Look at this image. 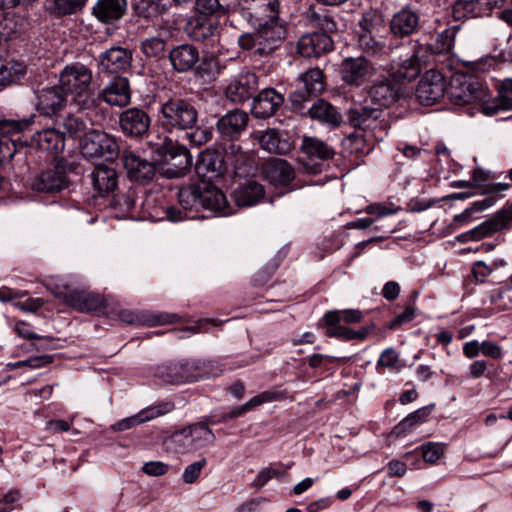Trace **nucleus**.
I'll return each instance as SVG.
<instances>
[{
	"label": "nucleus",
	"mask_w": 512,
	"mask_h": 512,
	"mask_svg": "<svg viewBox=\"0 0 512 512\" xmlns=\"http://www.w3.org/2000/svg\"><path fill=\"white\" fill-rule=\"evenodd\" d=\"M237 11L255 29L253 33L239 36L238 44L242 49L263 56L279 47L286 35L279 16V0H238Z\"/></svg>",
	"instance_id": "obj_1"
},
{
	"label": "nucleus",
	"mask_w": 512,
	"mask_h": 512,
	"mask_svg": "<svg viewBox=\"0 0 512 512\" xmlns=\"http://www.w3.org/2000/svg\"><path fill=\"white\" fill-rule=\"evenodd\" d=\"M199 113L193 101L170 97L160 103L157 122L165 131H184L196 127Z\"/></svg>",
	"instance_id": "obj_2"
},
{
	"label": "nucleus",
	"mask_w": 512,
	"mask_h": 512,
	"mask_svg": "<svg viewBox=\"0 0 512 512\" xmlns=\"http://www.w3.org/2000/svg\"><path fill=\"white\" fill-rule=\"evenodd\" d=\"M220 370L212 362L201 360H184L169 362L156 368L155 376L165 383L180 384L214 377Z\"/></svg>",
	"instance_id": "obj_3"
},
{
	"label": "nucleus",
	"mask_w": 512,
	"mask_h": 512,
	"mask_svg": "<svg viewBox=\"0 0 512 512\" xmlns=\"http://www.w3.org/2000/svg\"><path fill=\"white\" fill-rule=\"evenodd\" d=\"M349 124L367 135L381 141L387 136L390 129L388 114L380 107H371L366 104H355L347 112Z\"/></svg>",
	"instance_id": "obj_4"
},
{
	"label": "nucleus",
	"mask_w": 512,
	"mask_h": 512,
	"mask_svg": "<svg viewBox=\"0 0 512 512\" xmlns=\"http://www.w3.org/2000/svg\"><path fill=\"white\" fill-rule=\"evenodd\" d=\"M426 54L427 48L424 45L418 41L413 42L410 53L391 61L387 69L389 78L398 84L415 80L421 73Z\"/></svg>",
	"instance_id": "obj_5"
},
{
	"label": "nucleus",
	"mask_w": 512,
	"mask_h": 512,
	"mask_svg": "<svg viewBox=\"0 0 512 512\" xmlns=\"http://www.w3.org/2000/svg\"><path fill=\"white\" fill-rule=\"evenodd\" d=\"M80 152L87 159L113 161L119 155L116 139L102 130L92 129L79 142Z\"/></svg>",
	"instance_id": "obj_6"
},
{
	"label": "nucleus",
	"mask_w": 512,
	"mask_h": 512,
	"mask_svg": "<svg viewBox=\"0 0 512 512\" xmlns=\"http://www.w3.org/2000/svg\"><path fill=\"white\" fill-rule=\"evenodd\" d=\"M91 83V69L79 62L67 64L59 74V86L66 95L70 94L75 98L87 96Z\"/></svg>",
	"instance_id": "obj_7"
},
{
	"label": "nucleus",
	"mask_w": 512,
	"mask_h": 512,
	"mask_svg": "<svg viewBox=\"0 0 512 512\" xmlns=\"http://www.w3.org/2000/svg\"><path fill=\"white\" fill-rule=\"evenodd\" d=\"M52 293L62 298L66 304L80 312L108 313V300L92 291L70 290L67 287L57 288Z\"/></svg>",
	"instance_id": "obj_8"
},
{
	"label": "nucleus",
	"mask_w": 512,
	"mask_h": 512,
	"mask_svg": "<svg viewBox=\"0 0 512 512\" xmlns=\"http://www.w3.org/2000/svg\"><path fill=\"white\" fill-rule=\"evenodd\" d=\"M449 94L457 105L484 102L488 97L486 87L478 79L470 76L455 78L451 83Z\"/></svg>",
	"instance_id": "obj_9"
},
{
	"label": "nucleus",
	"mask_w": 512,
	"mask_h": 512,
	"mask_svg": "<svg viewBox=\"0 0 512 512\" xmlns=\"http://www.w3.org/2000/svg\"><path fill=\"white\" fill-rule=\"evenodd\" d=\"M301 87L293 91L289 98L292 108L296 112H301L304 103L309 100L312 95L321 93L324 88V74L319 68H311L299 77Z\"/></svg>",
	"instance_id": "obj_10"
},
{
	"label": "nucleus",
	"mask_w": 512,
	"mask_h": 512,
	"mask_svg": "<svg viewBox=\"0 0 512 512\" xmlns=\"http://www.w3.org/2000/svg\"><path fill=\"white\" fill-rule=\"evenodd\" d=\"M219 20L204 14H196L184 26L186 35L194 42L210 41L213 45L220 40Z\"/></svg>",
	"instance_id": "obj_11"
},
{
	"label": "nucleus",
	"mask_w": 512,
	"mask_h": 512,
	"mask_svg": "<svg viewBox=\"0 0 512 512\" xmlns=\"http://www.w3.org/2000/svg\"><path fill=\"white\" fill-rule=\"evenodd\" d=\"M339 73L345 84L360 87L375 74V67L364 56L346 57L340 64Z\"/></svg>",
	"instance_id": "obj_12"
},
{
	"label": "nucleus",
	"mask_w": 512,
	"mask_h": 512,
	"mask_svg": "<svg viewBox=\"0 0 512 512\" xmlns=\"http://www.w3.org/2000/svg\"><path fill=\"white\" fill-rule=\"evenodd\" d=\"M162 159L168 167L165 174L169 178H178L185 174L192 164V156L189 150L172 141L166 142L161 147Z\"/></svg>",
	"instance_id": "obj_13"
},
{
	"label": "nucleus",
	"mask_w": 512,
	"mask_h": 512,
	"mask_svg": "<svg viewBox=\"0 0 512 512\" xmlns=\"http://www.w3.org/2000/svg\"><path fill=\"white\" fill-rule=\"evenodd\" d=\"M67 104V95L59 85L47 86L35 91L34 106L45 117L60 113Z\"/></svg>",
	"instance_id": "obj_14"
},
{
	"label": "nucleus",
	"mask_w": 512,
	"mask_h": 512,
	"mask_svg": "<svg viewBox=\"0 0 512 512\" xmlns=\"http://www.w3.org/2000/svg\"><path fill=\"white\" fill-rule=\"evenodd\" d=\"M446 81L443 75L436 70L427 71L416 88V98L420 104L429 106L443 97Z\"/></svg>",
	"instance_id": "obj_15"
},
{
	"label": "nucleus",
	"mask_w": 512,
	"mask_h": 512,
	"mask_svg": "<svg viewBox=\"0 0 512 512\" xmlns=\"http://www.w3.org/2000/svg\"><path fill=\"white\" fill-rule=\"evenodd\" d=\"M196 171L200 177L207 178V181L217 180L226 176L228 170L225 162V153L222 154L217 150L206 149L197 160Z\"/></svg>",
	"instance_id": "obj_16"
},
{
	"label": "nucleus",
	"mask_w": 512,
	"mask_h": 512,
	"mask_svg": "<svg viewBox=\"0 0 512 512\" xmlns=\"http://www.w3.org/2000/svg\"><path fill=\"white\" fill-rule=\"evenodd\" d=\"M151 124L149 114L143 109L131 107L120 114L119 125L128 137H141L146 134Z\"/></svg>",
	"instance_id": "obj_17"
},
{
	"label": "nucleus",
	"mask_w": 512,
	"mask_h": 512,
	"mask_svg": "<svg viewBox=\"0 0 512 512\" xmlns=\"http://www.w3.org/2000/svg\"><path fill=\"white\" fill-rule=\"evenodd\" d=\"M258 85V77L255 73H241L230 81L225 95L233 103H243L255 94Z\"/></svg>",
	"instance_id": "obj_18"
},
{
	"label": "nucleus",
	"mask_w": 512,
	"mask_h": 512,
	"mask_svg": "<svg viewBox=\"0 0 512 512\" xmlns=\"http://www.w3.org/2000/svg\"><path fill=\"white\" fill-rule=\"evenodd\" d=\"M224 153L228 176L243 177L250 174L254 167L253 154L242 150V148L236 144H230L225 148Z\"/></svg>",
	"instance_id": "obj_19"
},
{
	"label": "nucleus",
	"mask_w": 512,
	"mask_h": 512,
	"mask_svg": "<svg viewBox=\"0 0 512 512\" xmlns=\"http://www.w3.org/2000/svg\"><path fill=\"white\" fill-rule=\"evenodd\" d=\"M200 206L204 209L219 212L222 215H230L233 210L228 205L224 193L211 181L198 182Z\"/></svg>",
	"instance_id": "obj_20"
},
{
	"label": "nucleus",
	"mask_w": 512,
	"mask_h": 512,
	"mask_svg": "<svg viewBox=\"0 0 512 512\" xmlns=\"http://www.w3.org/2000/svg\"><path fill=\"white\" fill-rule=\"evenodd\" d=\"M122 162L131 180L145 184L150 182L156 174V166L153 162L142 159L132 151H124Z\"/></svg>",
	"instance_id": "obj_21"
},
{
	"label": "nucleus",
	"mask_w": 512,
	"mask_h": 512,
	"mask_svg": "<svg viewBox=\"0 0 512 512\" xmlns=\"http://www.w3.org/2000/svg\"><path fill=\"white\" fill-rule=\"evenodd\" d=\"M333 40L326 33L313 32L302 36L297 43L298 53L305 58H318L332 51Z\"/></svg>",
	"instance_id": "obj_22"
},
{
	"label": "nucleus",
	"mask_w": 512,
	"mask_h": 512,
	"mask_svg": "<svg viewBox=\"0 0 512 512\" xmlns=\"http://www.w3.org/2000/svg\"><path fill=\"white\" fill-rule=\"evenodd\" d=\"M248 121L249 116L245 111L235 109L218 119L216 129L221 137L235 140L245 131Z\"/></svg>",
	"instance_id": "obj_23"
},
{
	"label": "nucleus",
	"mask_w": 512,
	"mask_h": 512,
	"mask_svg": "<svg viewBox=\"0 0 512 512\" xmlns=\"http://www.w3.org/2000/svg\"><path fill=\"white\" fill-rule=\"evenodd\" d=\"M420 27V16L417 12L403 8L392 15L389 21V31L395 38L409 37Z\"/></svg>",
	"instance_id": "obj_24"
},
{
	"label": "nucleus",
	"mask_w": 512,
	"mask_h": 512,
	"mask_svg": "<svg viewBox=\"0 0 512 512\" xmlns=\"http://www.w3.org/2000/svg\"><path fill=\"white\" fill-rule=\"evenodd\" d=\"M132 51L121 46L106 49L98 56L99 66L108 73H119L131 66Z\"/></svg>",
	"instance_id": "obj_25"
},
{
	"label": "nucleus",
	"mask_w": 512,
	"mask_h": 512,
	"mask_svg": "<svg viewBox=\"0 0 512 512\" xmlns=\"http://www.w3.org/2000/svg\"><path fill=\"white\" fill-rule=\"evenodd\" d=\"M199 57L198 48L189 43L176 45L168 53L171 66L178 73L190 71L198 63Z\"/></svg>",
	"instance_id": "obj_26"
},
{
	"label": "nucleus",
	"mask_w": 512,
	"mask_h": 512,
	"mask_svg": "<svg viewBox=\"0 0 512 512\" xmlns=\"http://www.w3.org/2000/svg\"><path fill=\"white\" fill-rule=\"evenodd\" d=\"M283 101L280 93L273 88H265L254 98L251 111L256 118L266 119L276 113Z\"/></svg>",
	"instance_id": "obj_27"
},
{
	"label": "nucleus",
	"mask_w": 512,
	"mask_h": 512,
	"mask_svg": "<svg viewBox=\"0 0 512 512\" xmlns=\"http://www.w3.org/2000/svg\"><path fill=\"white\" fill-rule=\"evenodd\" d=\"M101 98L111 106L124 107L130 103L131 92L127 78L114 77L102 90Z\"/></svg>",
	"instance_id": "obj_28"
},
{
	"label": "nucleus",
	"mask_w": 512,
	"mask_h": 512,
	"mask_svg": "<svg viewBox=\"0 0 512 512\" xmlns=\"http://www.w3.org/2000/svg\"><path fill=\"white\" fill-rule=\"evenodd\" d=\"M454 20L484 17L491 14L489 0H456L451 8Z\"/></svg>",
	"instance_id": "obj_29"
},
{
	"label": "nucleus",
	"mask_w": 512,
	"mask_h": 512,
	"mask_svg": "<svg viewBox=\"0 0 512 512\" xmlns=\"http://www.w3.org/2000/svg\"><path fill=\"white\" fill-rule=\"evenodd\" d=\"M400 92V84L394 82L391 78H385L371 86L369 96L374 104L382 108L388 107L396 102L400 96Z\"/></svg>",
	"instance_id": "obj_30"
},
{
	"label": "nucleus",
	"mask_w": 512,
	"mask_h": 512,
	"mask_svg": "<svg viewBox=\"0 0 512 512\" xmlns=\"http://www.w3.org/2000/svg\"><path fill=\"white\" fill-rule=\"evenodd\" d=\"M127 5V0H98L92 14L104 24H113L125 15Z\"/></svg>",
	"instance_id": "obj_31"
},
{
	"label": "nucleus",
	"mask_w": 512,
	"mask_h": 512,
	"mask_svg": "<svg viewBox=\"0 0 512 512\" xmlns=\"http://www.w3.org/2000/svg\"><path fill=\"white\" fill-rule=\"evenodd\" d=\"M33 144L51 156L61 153L65 147V137L60 131L47 128L38 131L32 138Z\"/></svg>",
	"instance_id": "obj_32"
},
{
	"label": "nucleus",
	"mask_w": 512,
	"mask_h": 512,
	"mask_svg": "<svg viewBox=\"0 0 512 512\" xmlns=\"http://www.w3.org/2000/svg\"><path fill=\"white\" fill-rule=\"evenodd\" d=\"M264 177L274 185H285L294 178V170L291 165L280 158H272L266 161L262 167Z\"/></svg>",
	"instance_id": "obj_33"
},
{
	"label": "nucleus",
	"mask_w": 512,
	"mask_h": 512,
	"mask_svg": "<svg viewBox=\"0 0 512 512\" xmlns=\"http://www.w3.org/2000/svg\"><path fill=\"white\" fill-rule=\"evenodd\" d=\"M91 179L94 189L100 196L113 192L118 185L116 170L108 165L99 164L91 172Z\"/></svg>",
	"instance_id": "obj_34"
},
{
	"label": "nucleus",
	"mask_w": 512,
	"mask_h": 512,
	"mask_svg": "<svg viewBox=\"0 0 512 512\" xmlns=\"http://www.w3.org/2000/svg\"><path fill=\"white\" fill-rule=\"evenodd\" d=\"M308 114L311 119L326 124L332 128L339 127L343 121L342 115L336 107L323 99L315 101L308 109Z\"/></svg>",
	"instance_id": "obj_35"
},
{
	"label": "nucleus",
	"mask_w": 512,
	"mask_h": 512,
	"mask_svg": "<svg viewBox=\"0 0 512 512\" xmlns=\"http://www.w3.org/2000/svg\"><path fill=\"white\" fill-rule=\"evenodd\" d=\"M65 173L58 168H50L41 172L33 183V188L39 192L51 193L60 191L67 186Z\"/></svg>",
	"instance_id": "obj_36"
},
{
	"label": "nucleus",
	"mask_w": 512,
	"mask_h": 512,
	"mask_svg": "<svg viewBox=\"0 0 512 512\" xmlns=\"http://www.w3.org/2000/svg\"><path fill=\"white\" fill-rule=\"evenodd\" d=\"M264 195L263 185L254 180H247L240 184L233 193L236 204L243 207L256 205L264 198Z\"/></svg>",
	"instance_id": "obj_37"
},
{
	"label": "nucleus",
	"mask_w": 512,
	"mask_h": 512,
	"mask_svg": "<svg viewBox=\"0 0 512 512\" xmlns=\"http://www.w3.org/2000/svg\"><path fill=\"white\" fill-rule=\"evenodd\" d=\"M286 393L284 391L266 390L258 395L249 399L246 403L231 409L225 416L224 419H233L244 415L253 408L260 406L264 403L278 401L284 399Z\"/></svg>",
	"instance_id": "obj_38"
},
{
	"label": "nucleus",
	"mask_w": 512,
	"mask_h": 512,
	"mask_svg": "<svg viewBox=\"0 0 512 512\" xmlns=\"http://www.w3.org/2000/svg\"><path fill=\"white\" fill-rule=\"evenodd\" d=\"M117 315L121 321L133 325L166 324L175 322L178 318L176 314L162 313L148 319L140 312L125 309L120 310Z\"/></svg>",
	"instance_id": "obj_39"
},
{
	"label": "nucleus",
	"mask_w": 512,
	"mask_h": 512,
	"mask_svg": "<svg viewBox=\"0 0 512 512\" xmlns=\"http://www.w3.org/2000/svg\"><path fill=\"white\" fill-rule=\"evenodd\" d=\"M194 450L197 451L215 442V434L209 428V423L200 421L187 426Z\"/></svg>",
	"instance_id": "obj_40"
},
{
	"label": "nucleus",
	"mask_w": 512,
	"mask_h": 512,
	"mask_svg": "<svg viewBox=\"0 0 512 512\" xmlns=\"http://www.w3.org/2000/svg\"><path fill=\"white\" fill-rule=\"evenodd\" d=\"M260 146L269 153L285 154L290 151L291 143L288 139H282L279 131L268 129L259 137Z\"/></svg>",
	"instance_id": "obj_41"
},
{
	"label": "nucleus",
	"mask_w": 512,
	"mask_h": 512,
	"mask_svg": "<svg viewBox=\"0 0 512 512\" xmlns=\"http://www.w3.org/2000/svg\"><path fill=\"white\" fill-rule=\"evenodd\" d=\"M324 321L328 326L326 335L328 337L338 338L343 341L354 340L353 329L342 326L341 317L338 312L328 311L324 314Z\"/></svg>",
	"instance_id": "obj_42"
},
{
	"label": "nucleus",
	"mask_w": 512,
	"mask_h": 512,
	"mask_svg": "<svg viewBox=\"0 0 512 512\" xmlns=\"http://www.w3.org/2000/svg\"><path fill=\"white\" fill-rule=\"evenodd\" d=\"M164 446L167 451L178 454H186L195 451L187 427L174 432L171 436L166 438Z\"/></svg>",
	"instance_id": "obj_43"
},
{
	"label": "nucleus",
	"mask_w": 512,
	"mask_h": 512,
	"mask_svg": "<svg viewBox=\"0 0 512 512\" xmlns=\"http://www.w3.org/2000/svg\"><path fill=\"white\" fill-rule=\"evenodd\" d=\"M162 414L158 408L151 407L141 410L139 413L122 419L111 426L114 431H125L141 423L152 420Z\"/></svg>",
	"instance_id": "obj_44"
},
{
	"label": "nucleus",
	"mask_w": 512,
	"mask_h": 512,
	"mask_svg": "<svg viewBox=\"0 0 512 512\" xmlns=\"http://www.w3.org/2000/svg\"><path fill=\"white\" fill-rule=\"evenodd\" d=\"M302 149L311 159L327 160L334 156V150L331 147L314 137H304Z\"/></svg>",
	"instance_id": "obj_45"
},
{
	"label": "nucleus",
	"mask_w": 512,
	"mask_h": 512,
	"mask_svg": "<svg viewBox=\"0 0 512 512\" xmlns=\"http://www.w3.org/2000/svg\"><path fill=\"white\" fill-rule=\"evenodd\" d=\"M460 28V25H452L438 33L435 42L430 45L431 51L435 54L451 52L454 47L455 37Z\"/></svg>",
	"instance_id": "obj_46"
},
{
	"label": "nucleus",
	"mask_w": 512,
	"mask_h": 512,
	"mask_svg": "<svg viewBox=\"0 0 512 512\" xmlns=\"http://www.w3.org/2000/svg\"><path fill=\"white\" fill-rule=\"evenodd\" d=\"M26 74V66L21 62L10 61L0 65V86L19 82Z\"/></svg>",
	"instance_id": "obj_47"
},
{
	"label": "nucleus",
	"mask_w": 512,
	"mask_h": 512,
	"mask_svg": "<svg viewBox=\"0 0 512 512\" xmlns=\"http://www.w3.org/2000/svg\"><path fill=\"white\" fill-rule=\"evenodd\" d=\"M87 0H51L47 4V11L56 16L63 17L82 10Z\"/></svg>",
	"instance_id": "obj_48"
},
{
	"label": "nucleus",
	"mask_w": 512,
	"mask_h": 512,
	"mask_svg": "<svg viewBox=\"0 0 512 512\" xmlns=\"http://www.w3.org/2000/svg\"><path fill=\"white\" fill-rule=\"evenodd\" d=\"M509 188L510 184L504 182L488 184L484 192L488 196L483 200L473 202L470 206L472 211L479 212L492 207L498 199L495 195L505 192L509 190Z\"/></svg>",
	"instance_id": "obj_49"
},
{
	"label": "nucleus",
	"mask_w": 512,
	"mask_h": 512,
	"mask_svg": "<svg viewBox=\"0 0 512 512\" xmlns=\"http://www.w3.org/2000/svg\"><path fill=\"white\" fill-rule=\"evenodd\" d=\"M230 9L228 0H196V10L200 14L220 18L225 16Z\"/></svg>",
	"instance_id": "obj_50"
},
{
	"label": "nucleus",
	"mask_w": 512,
	"mask_h": 512,
	"mask_svg": "<svg viewBox=\"0 0 512 512\" xmlns=\"http://www.w3.org/2000/svg\"><path fill=\"white\" fill-rule=\"evenodd\" d=\"M501 230V225H498L497 221L495 220L494 216L484 222H482L480 225L474 227L471 229L468 233L461 234L457 237L459 241H465L467 237H469L473 241H479L487 236L492 235L493 233H496Z\"/></svg>",
	"instance_id": "obj_51"
},
{
	"label": "nucleus",
	"mask_w": 512,
	"mask_h": 512,
	"mask_svg": "<svg viewBox=\"0 0 512 512\" xmlns=\"http://www.w3.org/2000/svg\"><path fill=\"white\" fill-rule=\"evenodd\" d=\"M359 27V33L379 34L384 28L382 14L373 9L365 11L359 21Z\"/></svg>",
	"instance_id": "obj_52"
},
{
	"label": "nucleus",
	"mask_w": 512,
	"mask_h": 512,
	"mask_svg": "<svg viewBox=\"0 0 512 512\" xmlns=\"http://www.w3.org/2000/svg\"><path fill=\"white\" fill-rule=\"evenodd\" d=\"M198 183L182 187L178 192V204L183 210L191 212L200 206Z\"/></svg>",
	"instance_id": "obj_53"
},
{
	"label": "nucleus",
	"mask_w": 512,
	"mask_h": 512,
	"mask_svg": "<svg viewBox=\"0 0 512 512\" xmlns=\"http://www.w3.org/2000/svg\"><path fill=\"white\" fill-rule=\"evenodd\" d=\"M34 116L21 120H0V138L11 139L15 134L26 130L32 123Z\"/></svg>",
	"instance_id": "obj_54"
},
{
	"label": "nucleus",
	"mask_w": 512,
	"mask_h": 512,
	"mask_svg": "<svg viewBox=\"0 0 512 512\" xmlns=\"http://www.w3.org/2000/svg\"><path fill=\"white\" fill-rule=\"evenodd\" d=\"M431 412L430 406L422 407L407 415L396 427L395 433L401 434L417 424L424 423Z\"/></svg>",
	"instance_id": "obj_55"
},
{
	"label": "nucleus",
	"mask_w": 512,
	"mask_h": 512,
	"mask_svg": "<svg viewBox=\"0 0 512 512\" xmlns=\"http://www.w3.org/2000/svg\"><path fill=\"white\" fill-rule=\"evenodd\" d=\"M65 130L74 138H81L84 134L88 133L87 122L81 114H69L63 122Z\"/></svg>",
	"instance_id": "obj_56"
},
{
	"label": "nucleus",
	"mask_w": 512,
	"mask_h": 512,
	"mask_svg": "<svg viewBox=\"0 0 512 512\" xmlns=\"http://www.w3.org/2000/svg\"><path fill=\"white\" fill-rule=\"evenodd\" d=\"M166 42L159 37H149L141 41L140 50L148 58H161L165 53Z\"/></svg>",
	"instance_id": "obj_57"
},
{
	"label": "nucleus",
	"mask_w": 512,
	"mask_h": 512,
	"mask_svg": "<svg viewBox=\"0 0 512 512\" xmlns=\"http://www.w3.org/2000/svg\"><path fill=\"white\" fill-rule=\"evenodd\" d=\"M379 34L358 33L357 43L360 49L371 55L384 52L385 45L377 39Z\"/></svg>",
	"instance_id": "obj_58"
},
{
	"label": "nucleus",
	"mask_w": 512,
	"mask_h": 512,
	"mask_svg": "<svg viewBox=\"0 0 512 512\" xmlns=\"http://www.w3.org/2000/svg\"><path fill=\"white\" fill-rule=\"evenodd\" d=\"M491 301L499 309L508 310L512 308V278L511 283L492 293Z\"/></svg>",
	"instance_id": "obj_59"
},
{
	"label": "nucleus",
	"mask_w": 512,
	"mask_h": 512,
	"mask_svg": "<svg viewBox=\"0 0 512 512\" xmlns=\"http://www.w3.org/2000/svg\"><path fill=\"white\" fill-rule=\"evenodd\" d=\"M384 367L392 371H400L402 365L400 364L399 354L393 348H386L380 354L377 361V368Z\"/></svg>",
	"instance_id": "obj_60"
},
{
	"label": "nucleus",
	"mask_w": 512,
	"mask_h": 512,
	"mask_svg": "<svg viewBox=\"0 0 512 512\" xmlns=\"http://www.w3.org/2000/svg\"><path fill=\"white\" fill-rule=\"evenodd\" d=\"M206 463V459L202 458L201 460L193 462L186 466L182 474L183 482L186 484L195 483L200 477L201 471L206 465Z\"/></svg>",
	"instance_id": "obj_61"
},
{
	"label": "nucleus",
	"mask_w": 512,
	"mask_h": 512,
	"mask_svg": "<svg viewBox=\"0 0 512 512\" xmlns=\"http://www.w3.org/2000/svg\"><path fill=\"white\" fill-rule=\"evenodd\" d=\"M499 108L502 110L512 109V79H505L498 92Z\"/></svg>",
	"instance_id": "obj_62"
},
{
	"label": "nucleus",
	"mask_w": 512,
	"mask_h": 512,
	"mask_svg": "<svg viewBox=\"0 0 512 512\" xmlns=\"http://www.w3.org/2000/svg\"><path fill=\"white\" fill-rule=\"evenodd\" d=\"M422 456L425 462L434 464L444 454V448L438 444L429 442L421 446Z\"/></svg>",
	"instance_id": "obj_63"
},
{
	"label": "nucleus",
	"mask_w": 512,
	"mask_h": 512,
	"mask_svg": "<svg viewBox=\"0 0 512 512\" xmlns=\"http://www.w3.org/2000/svg\"><path fill=\"white\" fill-rule=\"evenodd\" d=\"M187 138L191 145L199 147L212 139V131L207 128H197L187 133Z\"/></svg>",
	"instance_id": "obj_64"
}]
</instances>
